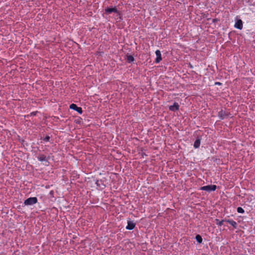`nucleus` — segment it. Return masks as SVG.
Listing matches in <instances>:
<instances>
[{
    "instance_id": "1",
    "label": "nucleus",
    "mask_w": 255,
    "mask_h": 255,
    "mask_svg": "<svg viewBox=\"0 0 255 255\" xmlns=\"http://www.w3.org/2000/svg\"><path fill=\"white\" fill-rule=\"evenodd\" d=\"M37 202L36 197H30L24 201V204L26 206H30L36 204Z\"/></svg>"
},
{
    "instance_id": "2",
    "label": "nucleus",
    "mask_w": 255,
    "mask_h": 255,
    "mask_svg": "<svg viewBox=\"0 0 255 255\" xmlns=\"http://www.w3.org/2000/svg\"><path fill=\"white\" fill-rule=\"evenodd\" d=\"M217 186L215 185H209L204 186L201 187V190L206 191L208 192L215 191L216 189Z\"/></svg>"
},
{
    "instance_id": "3",
    "label": "nucleus",
    "mask_w": 255,
    "mask_h": 255,
    "mask_svg": "<svg viewBox=\"0 0 255 255\" xmlns=\"http://www.w3.org/2000/svg\"><path fill=\"white\" fill-rule=\"evenodd\" d=\"M70 108L71 109L77 111L79 114L82 113V109L81 107H78L76 105L74 104H72L70 106Z\"/></svg>"
},
{
    "instance_id": "4",
    "label": "nucleus",
    "mask_w": 255,
    "mask_h": 255,
    "mask_svg": "<svg viewBox=\"0 0 255 255\" xmlns=\"http://www.w3.org/2000/svg\"><path fill=\"white\" fill-rule=\"evenodd\" d=\"M179 105L177 103L175 102L173 105L169 106V109L172 112H175L179 110Z\"/></svg>"
},
{
    "instance_id": "5",
    "label": "nucleus",
    "mask_w": 255,
    "mask_h": 255,
    "mask_svg": "<svg viewBox=\"0 0 255 255\" xmlns=\"http://www.w3.org/2000/svg\"><path fill=\"white\" fill-rule=\"evenodd\" d=\"M135 225V224L133 221L128 220V225L126 227V229L128 230H131L134 228Z\"/></svg>"
},
{
    "instance_id": "6",
    "label": "nucleus",
    "mask_w": 255,
    "mask_h": 255,
    "mask_svg": "<svg viewBox=\"0 0 255 255\" xmlns=\"http://www.w3.org/2000/svg\"><path fill=\"white\" fill-rule=\"evenodd\" d=\"M105 12L107 14H110L112 12H118V10L116 7H108L105 9Z\"/></svg>"
},
{
    "instance_id": "7",
    "label": "nucleus",
    "mask_w": 255,
    "mask_h": 255,
    "mask_svg": "<svg viewBox=\"0 0 255 255\" xmlns=\"http://www.w3.org/2000/svg\"><path fill=\"white\" fill-rule=\"evenodd\" d=\"M155 54L156 56L155 62L156 63H159L162 59L160 51L159 50H157L155 51Z\"/></svg>"
},
{
    "instance_id": "8",
    "label": "nucleus",
    "mask_w": 255,
    "mask_h": 255,
    "mask_svg": "<svg viewBox=\"0 0 255 255\" xmlns=\"http://www.w3.org/2000/svg\"><path fill=\"white\" fill-rule=\"evenodd\" d=\"M235 27L239 29H242L243 28V22L241 19L238 20L235 24Z\"/></svg>"
},
{
    "instance_id": "9",
    "label": "nucleus",
    "mask_w": 255,
    "mask_h": 255,
    "mask_svg": "<svg viewBox=\"0 0 255 255\" xmlns=\"http://www.w3.org/2000/svg\"><path fill=\"white\" fill-rule=\"evenodd\" d=\"M38 159L41 161V162H45V165H47V163H48L47 159H46V157L44 155H40L37 157Z\"/></svg>"
},
{
    "instance_id": "10",
    "label": "nucleus",
    "mask_w": 255,
    "mask_h": 255,
    "mask_svg": "<svg viewBox=\"0 0 255 255\" xmlns=\"http://www.w3.org/2000/svg\"><path fill=\"white\" fill-rule=\"evenodd\" d=\"M226 222H228V223H229L234 228H237V224L236 222H235L233 220H227Z\"/></svg>"
},
{
    "instance_id": "11",
    "label": "nucleus",
    "mask_w": 255,
    "mask_h": 255,
    "mask_svg": "<svg viewBox=\"0 0 255 255\" xmlns=\"http://www.w3.org/2000/svg\"><path fill=\"white\" fill-rule=\"evenodd\" d=\"M200 141L199 139H197L194 142V146L195 148H198L200 146Z\"/></svg>"
},
{
    "instance_id": "12",
    "label": "nucleus",
    "mask_w": 255,
    "mask_h": 255,
    "mask_svg": "<svg viewBox=\"0 0 255 255\" xmlns=\"http://www.w3.org/2000/svg\"><path fill=\"white\" fill-rule=\"evenodd\" d=\"M197 242L199 243H201L202 242V238L201 237V236L198 235L196 236V238H195Z\"/></svg>"
},
{
    "instance_id": "13",
    "label": "nucleus",
    "mask_w": 255,
    "mask_h": 255,
    "mask_svg": "<svg viewBox=\"0 0 255 255\" xmlns=\"http://www.w3.org/2000/svg\"><path fill=\"white\" fill-rule=\"evenodd\" d=\"M127 60L128 62H131L134 61V58L131 55L127 56Z\"/></svg>"
},
{
    "instance_id": "14",
    "label": "nucleus",
    "mask_w": 255,
    "mask_h": 255,
    "mask_svg": "<svg viewBox=\"0 0 255 255\" xmlns=\"http://www.w3.org/2000/svg\"><path fill=\"white\" fill-rule=\"evenodd\" d=\"M219 116L222 119H223L225 118V115L223 111H221L219 113Z\"/></svg>"
},
{
    "instance_id": "15",
    "label": "nucleus",
    "mask_w": 255,
    "mask_h": 255,
    "mask_svg": "<svg viewBox=\"0 0 255 255\" xmlns=\"http://www.w3.org/2000/svg\"><path fill=\"white\" fill-rule=\"evenodd\" d=\"M237 212L239 213H244L245 212V211L242 208V207H238L237 208Z\"/></svg>"
},
{
    "instance_id": "16",
    "label": "nucleus",
    "mask_w": 255,
    "mask_h": 255,
    "mask_svg": "<svg viewBox=\"0 0 255 255\" xmlns=\"http://www.w3.org/2000/svg\"><path fill=\"white\" fill-rule=\"evenodd\" d=\"M216 221H217V224L219 225V226H222L223 225V223L224 222V221H220L218 219L216 220Z\"/></svg>"
},
{
    "instance_id": "17",
    "label": "nucleus",
    "mask_w": 255,
    "mask_h": 255,
    "mask_svg": "<svg viewBox=\"0 0 255 255\" xmlns=\"http://www.w3.org/2000/svg\"><path fill=\"white\" fill-rule=\"evenodd\" d=\"M49 136H47L44 138V140L47 141L49 140Z\"/></svg>"
},
{
    "instance_id": "18",
    "label": "nucleus",
    "mask_w": 255,
    "mask_h": 255,
    "mask_svg": "<svg viewBox=\"0 0 255 255\" xmlns=\"http://www.w3.org/2000/svg\"><path fill=\"white\" fill-rule=\"evenodd\" d=\"M216 85H221V83L220 82H216Z\"/></svg>"
}]
</instances>
